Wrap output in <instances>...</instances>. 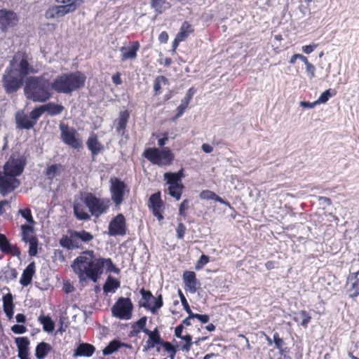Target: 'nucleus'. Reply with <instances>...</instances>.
<instances>
[{
  "instance_id": "1",
  "label": "nucleus",
  "mask_w": 359,
  "mask_h": 359,
  "mask_svg": "<svg viewBox=\"0 0 359 359\" xmlns=\"http://www.w3.org/2000/svg\"><path fill=\"white\" fill-rule=\"evenodd\" d=\"M104 266H106L108 272L119 273V269L116 267L111 259H95L93 250L83 252L81 255L74 259L72 264L73 271L78 275L80 282L90 278L96 283L103 273Z\"/></svg>"
},
{
  "instance_id": "2",
  "label": "nucleus",
  "mask_w": 359,
  "mask_h": 359,
  "mask_svg": "<svg viewBox=\"0 0 359 359\" xmlns=\"http://www.w3.org/2000/svg\"><path fill=\"white\" fill-rule=\"evenodd\" d=\"M51 90V82L48 80L31 76L26 82L24 93L26 97L33 102H45L52 97Z\"/></svg>"
},
{
  "instance_id": "3",
  "label": "nucleus",
  "mask_w": 359,
  "mask_h": 359,
  "mask_svg": "<svg viewBox=\"0 0 359 359\" xmlns=\"http://www.w3.org/2000/svg\"><path fill=\"white\" fill-rule=\"evenodd\" d=\"M86 76L80 72L62 74L51 82V89L58 93L71 94L84 86Z\"/></svg>"
},
{
  "instance_id": "4",
  "label": "nucleus",
  "mask_w": 359,
  "mask_h": 359,
  "mask_svg": "<svg viewBox=\"0 0 359 359\" xmlns=\"http://www.w3.org/2000/svg\"><path fill=\"white\" fill-rule=\"evenodd\" d=\"M68 235L62 236L60 245L67 250L80 248L81 243H88L93 239V236L86 231H75L69 229Z\"/></svg>"
},
{
  "instance_id": "5",
  "label": "nucleus",
  "mask_w": 359,
  "mask_h": 359,
  "mask_svg": "<svg viewBox=\"0 0 359 359\" xmlns=\"http://www.w3.org/2000/svg\"><path fill=\"white\" fill-rule=\"evenodd\" d=\"M143 156L152 164L160 167L170 165L174 160V154L168 147L162 149L158 148H147L144 150Z\"/></svg>"
},
{
  "instance_id": "6",
  "label": "nucleus",
  "mask_w": 359,
  "mask_h": 359,
  "mask_svg": "<svg viewBox=\"0 0 359 359\" xmlns=\"http://www.w3.org/2000/svg\"><path fill=\"white\" fill-rule=\"evenodd\" d=\"M83 201L91 215L96 217L105 213L109 208V199L97 198L91 193H87L83 197Z\"/></svg>"
},
{
  "instance_id": "7",
  "label": "nucleus",
  "mask_w": 359,
  "mask_h": 359,
  "mask_svg": "<svg viewBox=\"0 0 359 359\" xmlns=\"http://www.w3.org/2000/svg\"><path fill=\"white\" fill-rule=\"evenodd\" d=\"M7 67L15 72H18L24 77L33 72V67L29 63V57L28 55L22 51H18L15 53Z\"/></svg>"
},
{
  "instance_id": "8",
  "label": "nucleus",
  "mask_w": 359,
  "mask_h": 359,
  "mask_svg": "<svg viewBox=\"0 0 359 359\" xmlns=\"http://www.w3.org/2000/svg\"><path fill=\"white\" fill-rule=\"evenodd\" d=\"M25 77L8 67L2 76V86L7 94L17 92L22 86Z\"/></svg>"
},
{
  "instance_id": "9",
  "label": "nucleus",
  "mask_w": 359,
  "mask_h": 359,
  "mask_svg": "<svg viewBox=\"0 0 359 359\" xmlns=\"http://www.w3.org/2000/svg\"><path fill=\"white\" fill-rule=\"evenodd\" d=\"M26 164V156L19 152H14L4 164L3 171L17 177L22 173Z\"/></svg>"
},
{
  "instance_id": "10",
  "label": "nucleus",
  "mask_w": 359,
  "mask_h": 359,
  "mask_svg": "<svg viewBox=\"0 0 359 359\" xmlns=\"http://www.w3.org/2000/svg\"><path fill=\"white\" fill-rule=\"evenodd\" d=\"M59 128L60 130V138L65 144L76 149L82 147V140L80 138L79 134L73 127L61 123L59 125Z\"/></svg>"
},
{
  "instance_id": "11",
  "label": "nucleus",
  "mask_w": 359,
  "mask_h": 359,
  "mask_svg": "<svg viewBox=\"0 0 359 359\" xmlns=\"http://www.w3.org/2000/svg\"><path fill=\"white\" fill-rule=\"evenodd\" d=\"M133 308L130 299L120 297L112 306L111 312L117 318L128 320L131 318Z\"/></svg>"
},
{
  "instance_id": "12",
  "label": "nucleus",
  "mask_w": 359,
  "mask_h": 359,
  "mask_svg": "<svg viewBox=\"0 0 359 359\" xmlns=\"http://www.w3.org/2000/svg\"><path fill=\"white\" fill-rule=\"evenodd\" d=\"M20 184V182L17 177L6 173L4 171H0V194L5 196L13 191Z\"/></svg>"
},
{
  "instance_id": "13",
  "label": "nucleus",
  "mask_w": 359,
  "mask_h": 359,
  "mask_svg": "<svg viewBox=\"0 0 359 359\" xmlns=\"http://www.w3.org/2000/svg\"><path fill=\"white\" fill-rule=\"evenodd\" d=\"M110 183L111 200L114 201L116 206H118L123 201L126 185L123 181L116 177L111 178Z\"/></svg>"
},
{
  "instance_id": "14",
  "label": "nucleus",
  "mask_w": 359,
  "mask_h": 359,
  "mask_svg": "<svg viewBox=\"0 0 359 359\" xmlns=\"http://www.w3.org/2000/svg\"><path fill=\"white\" fill-rule=\"evenodd\" d=\"M126 233V219L123 214H118L109 224L108 234L111 236H124Z\"/></svg>"
},
{
  "instance_id": "15",
  "label": "nucleus",
  "mask_w": 359,
  "mask_h": 359,
  "mask_svg": "<svg viewBox=\"0 0 359 359\" xmlns=\"http://www.w3.org/2000/svg\"><path fill=\"white\" fill-rule=\"evenodd\" d=\"M73 6H65L63 4L50 6L44 13V17L47 20H55L64 17L73 13Z\"/></svg>"
},
{
  "instance_id": "16",
  "label": "nucleus",
  "mask_w": 359,
  "mask_h": 359,
  "mask_svg": "<svg viewBox=\"0 0 359 359\" xmlns=\"http://www.w3.org/2000/svg\"><path fill=\"white\" fill-rule=\"evenodd\" d=\"M18 22V18L15 13L6 9L0 10V25L2 29L13 27Z\"/></svg>"
},
{
  "instance_id": "17",
  "label": "nucleus",
  "mask_w": 359,
  "mask_h": 359,
  "mask_svg": "<svg viewBox=\"0 0 359 359\" xmlns=\"http://www.w3.org/2000/svg\"><path fill=\"white\" fill-rule=\"evenodd\" d=\"M140 48L138 41L130 42L128 45L120 48L121 60L124 62L128 60H135L137 57V52Z\"/></svg>"
},
{
  "instance_id": "18",
  "label": "nucleus",
  "mask_w": 359,
  "mask_h": 359,
  "mask_svg": "<svg viewBox=\"0 0 359 359\" xmlns=\"http://www.w3.org/2000/svg\"><path fill=\"white\" fill-rule=\"evenodd\" d=\"M359 271L351 273L347 278V292L350 297L359 295Z\"/></svg>"
},
{
  "instance_id": "19",
  "label": "nucleus",
  "mask_w": 359,
  "mask_h": 359,
  "mask_svg": "<svg viewBox=\"0 0 359 359\" xmlns=\"http://www.w3.org/2000/svg\"><path fill=\"white\" fill-rule=\"evenodd\" d=\"M86 146L93 158L104 150V145L99 141L97 135L93 133H90L88 138Z\"/></svg>"
},
{
  "instance_id": "20",
  "label": "nucleus",
  "mask_w": 359,
  "mask_h": 359,
  "mask_svg": "<svg viewBox=\"0 0 359 359\" xmlns=\"http://www.w3.org/2000/svg\"><path fill=\"white\" fill-rule=\"evenodd\" d=\"M149 207L152 209L153 215L158 218L159 221L163 219L162 212L163 202L161 200L160 193L152 194L149 198Z\"/></svg>"
},
{
  "instance_id": "21",
  "label": "nucleus",
  "mask_w": 359,
  "mask_h": 359,
  "mask_svg": "<svg viewBox=\"0 0 359 359\" xmlns=\"http://www.w3.org/2000/svg\"><path fill=\"white\" fill-rule=\"evenodd\" d=\"M183 281L188 290L192 294H194L200 286V283L196 279L194 271H185L183 274Z\"/></svg>"
},
{
  "instance_id": "22",
  "label": "nucleus",
  "mask_w": 359,
  "mask_h": 359,
  "mask_svg": "<svg viewBox=\"0 0 359 359\" xmlns=\"http://www.w3.org/2000/svg\"><path fill=\"white\" fill-rule=\"evenodd\" d=\"M144 332L148 336L149 339L146 341L145 350H150L157 344L163 343L158 330L156 327L153 331L144 330Z\"/></svg>"
},
{
  "instance_id": "23",
  "label": "nucleus",
  "mask_w": 359,
  "mask_h": 359,
  "mask_svg": "<svg viewBox=\"0 0 359 359\" xmlns=\"http://www.w3.org/2000/svg\"><path fill=\"white\" fill-rule=\"evenodd\" d=\"M18 347V357L20 359H29V340L27 337H17L15 339Z\"/></svg>"
},
{
  "instance_id": "24",
  "label": "nucleus",
  "mask_w": 359,
  "mask_h": 359,
  "mask_svg": "<svg viewBox=\"0 0 359 359\" xmlns=\"http://www.w3.org/2000/svg\"><path fill=\"white\" fill-rule=\"evenodd\" d=\"M297 58H299L306 65V72L308 76L310 79H312L315 77V71L316 67L315 66L309 62L306 57L302 54H294L292 56V57L290 60V64H294L296 62Z\"/></svg>"
},
{
  "instance_id": "25",
  "label": "nucleus",
  "mask_w": 359,
  "mask_h": 359,
  "mask_svg": "<svg viewBox=\"0 0 359 359\" xmlns=\"http://www.w3.org/2000/svg\"><path fill=\"white\" fill-rule=\"evenodd\" d=\"M95 347L87 343H81L78 347L74 350L73 353V356L74 358L77 357H90L95 352Z\"/></svg>"
},
{
  "instance_id": "26",
  "label": "nucleus",
  "mask_w": 359,
  "mask_h": 359,
  "mask_svg": "<svg viewBox=\"0 0 359 359\" xmlns=\"http://www.w3.org/2000/svg\"><path fill=\"white\" fill-rule=\"evenodd\" d=\"M85 203L82 202H75L74 203V213L75 217L79 220H88L90 218V215L86 211Z\"/></svg>"
},
{
  "instance_id": "27",
  "label": "nucleus",
  "mask_w": 359,
  "mask_h": 359,
  "mask_svg": "<svg viewBox=\"0 0 359 359\" xmlns=\"http://www.w3.org/2000/svg\"><path fill=\"white\" fill-rule=\"evenodd\" d=\"M35 273V264L34 262H32L29 264V265L26 267V269L23 271L22 276L20 280V283L22 286H27L31 283L32 280V276Z\"/></svg>"
},
{
  "instance_id": "28",
  "label": "nucleus",
  "mask_w": 359,
  "mask_h": 359,
  "mask_svg": "<svg viewBox=\"0 0 359 359\" xmlns=\"http://www.w3.org/2000/svg\"><path fill=\"white\" fill-rule=\"evenodd\" d=\"M3 308L8 319H11L13 316V297L11 293H8L3 297Z\"/></svg>"
},
{
  "instance_id": "29",
  "label": "nucleus",
  "mask_w": 359,
  "mask_h": 359,
  "mask_svg": "<svg viewBox=\"0 0 359 359\" xmlns=\"http://www.w3.org/2000/svg\"><path fill=\"white\" fill-rule=\"evenodd\" d=\"M130 114L127 110L121 111L118 118L117 126L116 128V132L123 135L126 132V128L129 119Z\"/></svg>"
},
{
  "instance_id": "30",
  "label": "nucleus",
  "mask_w": 359,
  "mask_h": 359,
  "mask_svg": "<svg viewBox=\"0 0 359 359\" xmlns=\"http://www.w3.org/2000/svg\"><path fill=\"white\" fill-rule=\"evenodd\" d=\"M182 177V170L177 173L165 172L164 174V179L167 181L169 186H180L182 184L181 182V178Z\"/></svg>"
},
{
  "instance_id": "31",
  "label": "nucleus",
  "mask_w": 359,
  "mask_h": 359,
  "mask_svg": "<svg viewBox=\"0 0 359 359\" xmlns=\"http://www.w3.org/2000/svg\"><path fill=\"white\" fill-rule=\"evenodd\" d=\"M38 321L43 325L44 332L50 333L54 330L55 323L50 316L42 314L38 317Z\"/></svg>"
},
{
  "instance_id": "32",
  "label": "nucleus",
  "mask_w": 359,
  "mask_h": 359,
  "mask_svg": "<svg viewBox=\"0 0 359 359\" xmlns=\"http://www.w3.org/2000/svg\"><path fill=\"white\" fill-rule=\"evenodd\" d=\"M52 350L51 346L46 342L39 343L35 350V355L37 359H43Z\"/></svg>"
},
{
  "instance_id": "33",
  "label": "nucleus",
  "mask_w": 359,
  "mask_h": 359,
  "mask_svg": "<svg viewBox=\"0 0 359 359\" xmlns=\"http://www.w3.org/2000/svg\"><path fill=\"white\" fill-rule=\"evenodd\" d=\"M64 170L63 166L60 163H55L48 166L46 170L45 175L48 180H53L59 176Z\"/></svg>"
},
{
  "instance_id": "34",
  "label": "nucleus",
  "mask_w": 359,
  "mask_h": 359,
  "mask_svg": "<svg viewBox=\"0 0 359 359\" xmlns=\"http://www.w3.org/2000/svg\"><path fill=\"white\" fill-rule=\"evenodd\" d=\"M43 107L44 109V112H48V114L51 116L60 114L65 109V107L62 105L57 104L54 102H49L44 104L43 105Z\"/></svg>"
},
{
  "instance_id": "35",
  "label": "nucleus",
  "mask_w": 359,
  "mask_h": 359,
  "mask_svg": "<svg viewBox=\"0 0 359 359\" xmlns=\"http://www.w3.org/2000/svg\"><path fill=\"white\" fill-rule=\"evenodd\" d=\"M22 241L25 243L29 242L32 238H36L34 233V226L32 225L22 224L20 226Z\"/></svg>"
},
{
  "instance_id": "36",
  "label": "nucleus",
  "mask_w": 359,
  "mask_h": 359,
  "mask_svg": "<svg viewBox=\"0 0 359 359\" xmlns=\"http://www.w3.org/2000/svg\"><path fill=\"white\" fill-rule=\"evenodd\" d=\"M16 121L20 128L30 129L35 125L34 121H32L29 116L26 115H18Z\"/></svg>"
},
{
  "instance_id": "37",
  "label": "nucleus",
  "mask_w": 359,
  "mask_h": 359,
  "mask_svg": "<svg viewBox=\"0 0 359 359\" xmlns=\"http://www.w3.org/2000/svg\"><path fill=\"white\" fill-rule=\"evenodd\" d=\"M152 299L154 300V304L152 306L150 304L144 303L142 306L151 311L152 313H155L158 309L163 306L162 294H158L157 297H154Z\"/></svg>"
},
{
  "instance_id": "38",
  "label": "nucleus",
  "mask_w": 359,
  "mask_h": 359,
  "mask_svg": "<svg viewBox=\"0 0 359 359\" xmlns=\"http://www.w3.org/2000/svg\"><path fill=\"white\" fill-rule=\"evenodd\" d=\"M193 32L194 29L191 25L185 21L182 23L177 36L181 40L184 41Z\"/></svg>"
},
{
  "instance_id": "39",
  "label": "nucleus",
  "mask_w": 359,
  "mask_h": 359,
  "mask_svg": "<svg viewBox=\"0 0 359 359\" xmlns=\"http://www.w3.org/2000/svg\"><path fill=\"white\" fill-rule=\"evenodd\" d=\"M0 249L5 252L18 251L15 245L11 244L5 235L0 233Z\"/></svg>"
},
{
  "instance_id": "40",
  "label": "nucleus",
  "mask_w": 359,
  "mask_h": 359,
  "mask_svg": "<svg viewBox=\"0 0 359 359\" xmlns=\"http://www.w3.org/2000/svg\"><path fill=\"white\" fill-rule=\"evenodd\" d=\"M151 6L158 13H161L170 7V3L165 0H151Z\"/></svg>"
},
{
  "instance_id": "41",
  "label": "nucleus",
  "mask_w": 359,
  "mask_h": 359,
  "mask_svg": "<svg viewBox=\"0 0 359 359\" xmlns=\"http://www.w3.org/2000/svg\"><path fill=\"white\" fill-rule=\"evenodd\" d=\"M119 287L120 283L117 280L109 276L103 286V290L105 293H108L114 292Z\"/></svg>"
},
{
  "instance_id": "42",
  "label": "nucleus",
  "mask_w": 359,
  "mask_h": 359,
  "mask_svg": "<svg viewBox=\"0 0 359 359\" xmlns=\"http://www.w3.org/2000/svg\"><path fill=\"white\" fill-rule=\"evenodd\" d=\"M121 346L122 344L120 341L117 340H113L102 350V353L104 355H109L112 354L116 351Z\"/></svg>"
},
{
  "instance_id": "43",
  "label": "nucleus",
  "mask_w": 359,
  "mask_h": 359,
  "mask_svg": "<svg viewBox=\"0 0 359 359\" xmlns=\"http://www.w3.org/2000/svg\"><path fill=\"white\" fill-rule=\"evenodd\" d=\"M168 83V79L164 76H158L154 84V90L155 92V95H158L161 93V89L162 85H167Z\"/></svg>"
},
{
  "instance_id": "44",
  "label": "nucleus",
  "mask_w": 359,
  "mask_h": 359,
  "mask_svg": "<svg viewBox=\"0 0 359 359\" xmlns=\"http://www.w3.org/2000/svg\"><path fill=\"white\" fill-rule=\"evenodd\" d=\"M184 185L180 184V186H168V194L177 201L180 200L182 196Z\"/></svg>"
},
{
  "instance_id": "45",
  "label": "nucleus",
  "mask_w": 359,
  "mask_h": 359,
  "mask_svg": "<svg viewBox=\"0 0 359 359\" xmlns=\"http://www.w3.org/2000/svg\"><path fill=\"white\" fill-rule=\"evenodd\" d=\"M273 343L275 344L276 347L279 350L280 353H282V352H284L285 353H287L286 348H284L285 342L283 340V339H281L279 337L278 333L276 332L273 334Z\"/></svg>"
},
{
  "instance_id": "46",
  "label": "nucleus",
  "mask_w": 359,
  "mask_h": 359,
  "mask_svg": "<svg viewBox=\"0 0 359 359\" xmlns=\"http://www.w3.org/2000/svg\"><path fill=\"white\" fill-rule=\"evenodd\" d=\"M147 317L143 316L141 318H140L133 325V327L134 329V332L137 334L140 333V330L143 331L144 330H147L145 328L146 323H147Z\"/></svg>"
},
{
  "instance_id": "47",
  "label": "nucleus",
  "mask_w": 359,
  "mask_h": 359,
  "mask_svg": "<svg viewBox=\"0 0 359 359\" xmlns=\"http://www.w3.org/2000/svg\"><path fill=\"white\" fill-rule=\"evenodd\" d=\"M18 212L24 219H26V221L29 224H30L32 225L35 224V222L33 219L30 209H29V208L20 209V210H19Z\"/></svg>"
},
{
  "instance_id": "48",
  "label": "nucleus",
  "mask_w": 359,
  "mask_h": 359,
  "mask_svg": "<svg viewBox=\"0 0 359 359\" xmlns=\"http://www.w3.org/2000/svg\"><path fill=\"white\" fill-rule=\"evenodd\" d=\"M44 113V109L43 105L35 108L30 113L29 116L31 118L32 121H34V123H36L37 120L41 116V115Z\"/></svg>"
},
{
  "instance_id": "49",
  "label": "nucleus",
  "mask_w": 359,
  "mask_h": 359,
  "mask_svg": "<svg viewBox=\"0 0 359 359\" xmlns=\"http://www.w3.org/2000/svg\"><path fill=\"white\" fill-rule=\"evenodd\" d=\"M58 4L65 6H73L74 12L82 4L83 0H55Z\"/></svg>"
},
{
  "instance_id": "50",
  "label": "nucleus",
  "mask_w": 359,
  "mask_h": 359,
  "mask_svg": "<svg viewBox=\"0 0 359 359\" xmlns=\"http://www.w3.org/2000/svg\"><path fill=\"white\" fill-rule=\"evenodd\" d=\"M29 245V255L30 256H35L37 254V246H38V240L37 238H32V240L28 242Z\"/></svg>"
},
{
  "instance_id": "51",
  "label": "nucleus",
  "mask_w": 359,
  "mask_h": 359,
  "mask_svg": "<svg viewBox=\"0 0 359 359\" xmlns=\"http://www.w3.org/2000/svg\"><path fill=\"white\" fill-rule=\"evenodd\" d=\"M299 316L300 318H302L301 325L303 327H306L308 324L309 323L311 319V316L306 311H302L299 313Z\"/></svg>"
},
{
  "instance_id": "52",
  "label": "nucleus",
  "mask_w": 359,
  "mask_h": 359,
  "mask_svg": "<svg viewBox=\"0 0 359 359\" xmlns=\"http://www.w3.org/2000/svg\"><path fill=\"white\" fill-rule=\"evenodd\" d=\"M160 344L163 346L165 351L167 353H170V357L172 358H173V357L175 356V355L176 353V349H175V346H173L170 342H168V341L165 342L163 341V343H161Z\"/></svg>"
},
{
  "instance_id": "53",
  "label": "nucleus",
  "mask_w": 359,
  "mask_h": 359,
  "mask_svg": "<svg viewBox=\"0 0 359 359\" xmlns=\"http://www.w3.org/2000/svg\"><path fill=\"white\" fill-rule=\"evenodd\" d=\"M332 95L330 93V89H328L323 92L318 99L316 100L318 104H323L327 102L330 97H331Z\"/></svg>"
},
{
  "instance_id": "54",
  "label": "nucleus",
  "mask_w": 359,
  "mask_h": 359,
  "mask_svg": "<svg viewBox=\"0 0 359 359\" xmlns=\"http://www.w3.org/2000/svg\"><path fill=\"white\" fill-rule=\"evenodd\" d=\"M178 294L184 310L186 311L187 313H191V311H192L191 310L189 303L187 299L185 298L184 294L181 291V290H178Z\"/></svg>"
},
{
  "instance_id": "55",
  "label": "nucleus",
  "mask_w": 359,
  "mask_h": 359,
  "mask_svg": "<svg viewBox=\"0 0 359 359\" xmlns=\"http://www.w3.org/2000/svg\"><path fill=\"white\" fill-rule=\"evenodd\" d=\"M209 262V257L207 255H202L196 264V269H201Z\"/></svg>"
},
{
  "instance_id": "56",
  "label": "nucleus",
  "mask_w": 359,
  "mask_h": 359,
  "mask_svg": "<svg viewBox=\"0 0 359 359\" xmlns=\"http://www.w3.org/2000/svg\"><path fill=\"white\" fill-rule=\"evenodd\" d=\"M185 341L186 344L182 346V350L188 351L191 348L192 344V337L190 334H186L184 336H182L180 338Z\"/></svg>"
},
{
  "instance_id": "57",
  "label": "nucleus",
  "mask_w": 359,
  "mask_h": 359,
  "mask_svg": "<svg viewBox=\"0 0 359 359\" xmlns=\"http://www.w3.org/2000/svg\"><path fill=\"white\" fill-rule=\"evenodd\" d=\"M215 194H216L212 191L204 190V191H201V193L200 194V198L201 199H204V200H213L214 201Z\"/></svg>"
},
{
  "instance_id": "58",
  "label": "nucleus",
  "mask_w": 359,
  "mask_h": 359,
  "mask_svg": "<svg viewBox=\"0 0 359 359\" xmlns=\"http://www.w3.org/2000/svg\"><path fill=\"white\" fill-rule=\"evenodd\" d=\"M189 201L187 199L184 200L179 208V214L182 216L185 217V211L189 209Z\"/></svg>"
},
{
  "instance_id": "59",
  "label": "nucleus",
  "mask_w": 359,
  "mask_h": 359,
  "mask_svg": "<svg viewBox=\"0 0 359 359\" xmlns=\"http://www.w3.org/2000/svg\"><path fill=\"white\" fill-rule=\"evenodd\" d=\"M140 294L142 297V299L145 300V303L149 304V301L154 298L151 292L149 290H145L144 288L140 290Z\"/></svg>"
},
{
  "instance_id": "60",
  "label": "nucleus",
  "mask_w": 359,
  "mask_h": 359,
  "mask_svg": "<svg viewBox=\"0 0 359 359\" xmlns=\"http://www.w3.org/2000/svg\"><path fill=\"white\" fill-rule=\"evenodd\" d=\"M11 331L17 334L26 332L27 328L22 325H14L11 327Z\"/></svg>"
},
{
  "instance_id": "61",
  "label": "nucleus",
  "mask_w": 359,
  "mask_h": 359,
  "mask_svg": "<svg viewBox=\"0 0 359 359\" xmlns=\"http://www.w3.org/2000/svg\"><path fill=\"white\" fill-rule=\"evenodd\" d=\"M186 229H187L186 226L184 225V224H182L181 222L178 224L177 227L176 229V232H177V236L179 239L183 238L185 231H186Z\"/></svg>"
},
{
  "instance_id": "62",
  "label": "nucleus",
  "mask_w": 359,
  "mask_h": 359,
  "mask_svg": "<svg viewBox=\"0 0 359 359\" xmlns=\"http://www.w3.org/2000/svg\"><path fill=\"white\" fill-rule=\"evenodd\" d=\"M187 107H188V105H187L186 104L183 103L182 101H181L180 104L177 108V113L173 119L176 120L178 118H180V116H182V114L184 113V111L187 108Z\"/></svg>"
},
{
  "instance_id": "63",
  "label": "nucleus",
  "mask_w": 359,
  "mask_h": 359,
  "mask_svg": "<svg viewBox=\"0 0 359 359\" xmlns=\"http://www.w3.org/2000/svg\"><path fill=\"white\" fill-rule=\"evenodd\" d=\"M193 317H194V319H197L199 321H201L202 323H207L210 320V317L208 315H202V314H198V313H194L192 315Z\"/></svg>"
},
{
  "instance_id": "64",
  "label": "nucleus",
  "mask_w": 359,
  "mask_h": 359,
  "mask_svg": "<svg viewBox=\"0 0 359 359\" xmlns=\"http://www.w3.org/2000/svg\"><path fill=\"white\" fill-rule=\"evenodd\" d=\"M189 314L188 317L184 319L182 322V325L184 326H190L194 324V317L192 316L193 312L187 313Z\"/></svg>"
}]
</instances>
